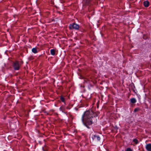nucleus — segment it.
<instances>
[{
	"mask_svg": "<svg viewBox=\"0 0 151 151\" xmlns=\"http://www.w3.org/2000/svg\"><path fill=\"white\" fill-rule=\"evenodd\" d=\"M143 4H144V6L145 7H147L149 5V2L148 1H145L144 2Z\"/></svg>",
	"mask_w": 151,
	"mask_h": 151,
	"instance_id": "423d86ee",
	"label": "nucleus"
},
{
	"mask_svg": "<svg viewBox=\"0 0 151 151\" xmlns=\"http://www.w3.org/2000/svg\"><path fill=\"white\" fill-rule=\"evenodd\" d=\"M69 28L70 29H78L79 28V25L73 23L72 24H70L69 26Z\"/></svg>",
	"mask_w": 151,
	"mask_h": 151,
	"instance_id": "f03ea898",
	"label": "nucleus"
},
{
	"mask_svg": "<svg viewBox=\"0 0 151 151\" xmlns=\"http://www.w3.org/2000/svg\"><path fill=\"white\" fill-rule=\"evenodd\" d=\"M94 113L92 110H88L85 112L82 117V120L84 124L88 128V125L91 124L93 122V119Z\"/></svg>",
	"mask_w": 151,
	"mask_h": 151,
	"instance_id": "f257e3e1",
	"label": "nucleus"
},
{
	"mask_svg": "<svg viewBox=\"0 0 151 151\" xmlns=\"http://www.w3.org/2000/svg\"><path fill=\"white\" fill-rule=\"evenodd\" d=\"M44 151H45V150H43Z\"/></svg>",
	"mask_w": 151,
	"mask_h": 151,
	"instance_id": "dca6fc26",
	"label": "nucleus"
},
{
	"mask_svg": "<svg viewBox=\"0 0 151 151\" xmlns=\"http://www.w3.org/2000/svg\"><path fill=\"white\" fill-rule=\"evenodd\" d=\"M60 109L63 111V108L62 107H60Z\"/></svg>",
	"mask_w": 151,
	"mask_h": 151,
	"instance_id": "2eb2a0df",
	"label": "nucleus"
},
{
	"mask_svg": "<svg viewBox=\"0 0 151 151\" xmlns=\"http://www.w3.org/2000/svg\"><path fill=\"white\" fill-rule=\"evenodd\" d=\"M91 0H83V2L84 4L86 5L88 4L89 2L91 1Z\"/></svg>",
	"mask_w": 151,
	"mask_h": 151,
	"instance_id": "0eeeda50",
	"label": "nucleus"
},
{
	"mask_svg": "<svg viewBox=\"0 0 151 151\" xmlns=\"http://www.w3.org/2000/svg\"><path fill=\"white\" fill-rule=\"evenodd\" d=\"M139 110V108L135 109L134 110V111L135 112H137Z\"/></svg>",
	"mask_w": 151,
	"mask_h": 151,
	"instance_id": "ddd939ff",
	"label": "nucleus"
},
{
	"mask_svg": "<svg viewBox=\"0 0 151 151\" xmlns=\"http://www.w3.org/2000/svg\"><path fill=\"white\" fill-rule=\"evenodd\" d=\"M126 151H132L131 149L130 148H128L127 149Z\"/></svg>",
	"mask_w": 151,
	"mask_h": 151,
	"instance_id": "4468645a",
	"label": "nucleus"
},
{
	"mask_svg": "<svg viewBox=\"0 0 151 151\" xmlns=\"http://www.w3.org/2000/svg\"><path fill=\"white\" fill-rule=\"evenodd\" d=\"M147 150L148 151H151V144L147 145L146 147Z\"/></svg>",
	"mask_w": 151,
	"mask_h": 151,
	"instance_id": "39448f33",
	"label": "nucleus"
},
{
	"mask_svg": "<svg viewBox=\"0 0 151 151\" xmlns=\"http://www.w3.org/2000/svg\"><path fill=\"white\" fill-rule=\"evenodd\" d=\"M13 67L14 69L16 70H18L19 68V62L16 61L14 63Z\"/></svg>",
	"mask_w": 151,
	"mask_h": 151,
	"instance_id": "7ed1b4c3",
	"label": "nucleus"
},
{
	"mask_svg": "<svg viewBox=\"0 0 151 151\" xmlns=\"http://www.w3.org/2000/svg\"><path fill=\"white\" fill-rule=\"evenodd\" d=\"M92 138L96 140H98V141L100 140V138L99 136H97L96 135H93L92 137Z\"/></svg>",
	"mask_w": 151,
	"mask_h": 151,
	"instance_id": "20e7f679",
	"label": "nucleus"
},
{
	"mask_svg": "<svg viewBox=\"0 0 151 151\" xmlns=\"http://www.w3.org/2000/svg\"><path fill=\"white\" fill-rule=\"evenodd\" d=\"M130 101L132 103H134L136 101V100L135 98H132L130 99Z\"/></svg>",
	"mask_w": 151,
	"mask_h": 151,
	"instance_id": "6e6552de",
	"label": "nucleus"
},
{
	"mask_svg": "<svg viewBox=\"0 0 151 151\" xmlns=\"http://www.w3.org/2000/svg\"><path fill=\"white\" fill-rule=\"evenodd\" d=\"M133 141L134 142H135V143L136 144H137L138 142V140L137 139H134L133 140Z\"/></svg>",
	"mask_w": 151,
	"mask_h": 151,
	"instance_id": "9b49d317",
	"label": "nucleus"
},
{
	"mask_svg": "<svg viewBox=\"0 0 151 151\" xmlns=\"http://www.w3.org/2000/svg\"><path fill=\"white\" fill-rule=\"evenodd\" d=\"M32 52L35 53H36L37 52V50L36 48H33L32 49Z\"/></svg>",
	"mask_w": 151,
	"mask_h": 151,
	"instance_id": "1a4fd4ad",
	"label": "nucleus"
},
{
	"mask_svg": "<svg viewBox=\"0 0 151 151\" xmlns=\"http://www.w3.org/2000/svg\"><path fill=\"white\" fill-rule=\"evenodd\" d=\"M50 53L51 55H55V51L54 49H51L50 50Z\"/></svg>",
	"mask_w": 151,
	"mask_h": 151,
	"instance_id": "9d476101",
	"label": "nucleus"
},
{
	"mask_svg": "<svg viewBox=\"0 0 151 151\" xmlns=\"http://www.w3.org/2000/svg\"><path fill=\"white\" fill-rule=\"evenodd\" d=\"M60 100L63 102H64V99L63 97H61L60 98Z\"/></svg>",
	"mask_w": 151,
	"mask_h": 151,
	"instance_id": "f8f14e48",
	"label": "nucleus"
}]
</instances>
